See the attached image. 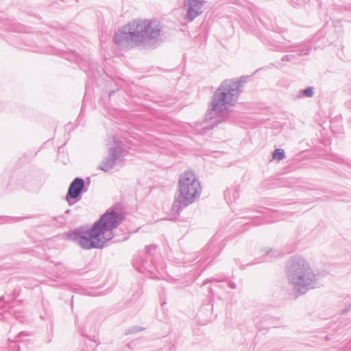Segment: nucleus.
I'll return each mask as SVG.
<instances>
[{
  "instance_id": "obj_1",
  "label": "nucleus",
  "mask_w": 351,
  "mask_h": 351,
  "mask_svg": "<svg viewBox=\"0 0 351 351\" xmlns=\"http://www.w3.org/2000/svg\"><path fill=\"white\" fill-rule=\"evenodd\" d=\"M122 213L109 208L90 228L80 226L66 232V237L85 250L102 249L112 239V230L123 220Z\"/></svg>"
},
{
  "instance_id": "obj_2",
  "label": "nucleus",
  "mask_w": 351,
  "mask_h": 351,
  "mask_svg": "<svg viewBox=\"0 0 351 351\" xmlns=\"http://www.w3.org/2000/svg\"><path fill=\"white\" fill-rule=\"evenodd\" d=\"M162 29L158 21L134 20L116 32L113 41L121 49L143 47L155 49L163 42Z\"/></svg>"
},
{
  "instance_id": "obj_3",
  "label": "nucleus",
  "mask_w": 351,
  "mask_h": 351,
  "mask_svg": "<svg viewBox=\"0 0 351 351\" xmlns=\"http://www.w3.org/2000/svg\"><path fill=\"white\" fill-rule=\"evenodd\" d=\"M286 273L289 283L298 295H304L316 287L315 274L302 257H291L287 263Z\"/></svg>"
},
{
  "instance_id": "obj_4",
  "label": "nucleus",
  "mask_w": 351,
  "mask_h": 351,
  "mask_svg": "<svg viewBox=\"0 0 351 351\" xmlns=\"http://www.w3.org/2000/svg\"><path fill=\"white\" fill-rule=\"evenodd\" d=\"M247 77L243 75L237 80H225L214 92L210 101L212 108L206 114V119H212L213 114H219L234 106L242 91V84Z\"/></svg>"
},
{
  "instance_id": "obj_5",
  "label": "nucleus",
  "mask_w": 351,
  "mask_h": 351,
  "mask_svg": "<svg viewBox=\"0 0 351 351\" xmlns=\"http://www.w3.org/2000/svg\"><path fill=\"white\" fill-rule=\"evenodd\" d=\"M202 192L199 181L191 171H186L180 175L178 180V194L175 197L172 208L177 214L193 204Z\"/></svg>"
},
{
  "instance_id": "obj_6",
  "label": "nucleus",
  "mask_w": 351,
  "mask_h": 351,
  "mask_svg": "<svg viewBox=\"0 0 351 351\" xmlns=\"http://www.w3.org/2000/svg\"><path fill=\"white\" fill-rule=\"evenodd\" d=\"M43 176L38 170L18 171L11 178L5 173L0 178V191L10 193L19 188L36 191L43 184Z\"/></svg>"
},
{
  "instance_id": "obj_7",
  "label": "nucleus",
  "mask_w": 351,
  "mask_h": 351,
  "mask_svg": "<svg viewBox=\"0 0 351 351\" xmlns=\"http://www.w3.org/2000/svg\"><path fill=\"white\" fill-rule=\"evenodd\" d=\"M157 246L150 244L145 247V251L134 260V265L141 273H153L157 269L156 255Z\"/></svg>"
},
{
  "instance_id": "obj_8",
  "label": "nucleus",
  "mask_w": 351,
  "mask_h": 351,
  "mask_svg": "<svg viewBox=\"0 0 351 351\" xmlns=\"http://www.w3.org/2000/svg\"><path fill=\"white\" fill-rule=\"evenodd\" d=\"M60 55L71 62H75L80 69L86 73L88 76L95 77V72L98 68V64L91 61L88 55H80L73 50L66 52L64 49H60Z\"/></svg>"
},
{
  "instance_id": "obj_9",
  "label": "nucleus",
  "mask_w": 351,
  "mask_h": 351,
  "mask_svg": "<svg viewBox=\"0 0 351 351\" xmlns=\"http://www.w3.org/2000/svg\"><path fill=\"white\" fill-rule=\"evenodd\" d=\"M267 45L273 51L281 52H296L298 56H308L312 51V45L309 42L297 43L293 45H287L278 42L267 41Z\"/></svg>"
},
{
  "instance_id": "obj_10",
  "label": "nucleus",
  "mask_w": 351,
  "mask_h": 351,
  "mask_svg": "<svg viewBox=\"0 0 351 351\" xmlns=\"http://www.w3.org/2000/svg\"><path fill=\"white\" fill-rule=\"evenodd\" d=\"M87 180L88 185L80 177L75 178L70 184L66 195V200L70 206L79 202L82 197V193L88 191L90 181L89 178Z\"/></svg>"
},
{
  "instance_id": "obj_11",
  "label": "nucleus",
  "mask_w": 351,
  "mask_h": 351,
  "mask_svg": "<svg viewBox=\"0 0 351 351\" xmlns=\"http://www.w3.org/2000/svg\"><path fill=\"white\" fill-rule=\"evenodd\" d=\"M204 0H184L183 7L186 10L185 19L190 22L193 21L203 13Z\"/></svg>"
},
{
  "instance_id": "obj_12",
  "label": "nucleus",
  "mask_w": 351,
  "mask_h": 351,
  "mask_svg": "<svg viewBox=\"0 0 351 351\" xmlns=\"http://www.w3.org/2000/svg\"><path fill=\"white\" fill-rule=\"evenodd\" d=\"M108 156L117 163L123 161L128 153L123 142L116 137H114L112 142L108 145Z\"/></svg>"
},
{
  "instance_id": "obj_13",
  "label": "nucleus",
  "mask_w": 351,
  "mask_h": 351,
  "mask_svg": "<svg viewBox=\"0 0 351 351\" xmlns=\"http://www.w3.org/2000/svg\"><path fill=\"white\" fill-rule=\"evenodd\" d=\"M282 219V218L279 216V213L277 211L273 210L269 215H267L265 218H255L251 223L254 226H256L267 223H274Z\"/></svg>"
},
{
  "instance_id": "obj_14",
  "label": "nucleus",
  "mask_w": 351,
  "mask_h": 351,
  "mask_svg": "<svg viewBox=\"0 0 351 351\" xmlns=\"http://www.w3.org/2000/svg\"><path fill=\"white\" fill-rule=\"evenodd\" d=\"M280 253L278 250L270 249L263 256H262L258 261H257V259H255L253 262L247 264V265H253L262 262H269L271 261L272 258L280 256Z\"/></svg>"
},
{
  "instance_id": "obj_15",
  "label": "nucleus",
  "mask_w": 351,
  "mask_h": 351,
  "mask_svg": "<svg viewBox=\"0 0 351 351\" xmlns=\"http://www.w3.org/2000/svg\"><path fill=\"white\" fill-rule=\"evenodd\" d=\"M239 186H234L228 188L224 191L225 199L228 203L236 201L239 198Z\"/></svg>"
},
{
  "instance_id": "obj_16",
  "label": "nucleus",
  "mask_w": 351,
  "mask_h": 351,
  "mask_svg": "<svg viewBox=\"0 0 351 351\" xmlns=\"http://www.w3.org/2000/svg\"><path fill=\"white\" fill-rule=\"evenodd\" d=\"M117 164V162H116L112 158L107 156L101 162L98 168L104 172H109L115 167Z\"/></svg>"
},
{
  "instance_id": "obj_17",
  "label": "nucleus",
  "mask_w": 351,
  "mask_h": 351,
  "mask_svg": "<svg viewBox=\"0 0 351 351\" xmlns=\"http://www.w3.org/2000/svg\"><path fill=\"white\" fill-rule=\"evenodd\" d=\"M43 308L44 313H40V317L44 320L49 319L51 317L52 315L50 306H49L48 304H45L44 302H43Z\"/></svg>"
},
{
  "instance_id": "obj_18",
  "label": "nucleus",
  "mask_w": 351,
  "mask_h": 351,
  "mask_svg": "<svg viewBox=\"0 0 351 351\" xmlns=\"http://www.w3.org/2000/svg\"><path fill=\"white\" fill-rule=\"evenodd\" d=\"M314 95V88L313 86L306 87L304 89L300 90L298 97H307L311 98Z\"/></svg>"
},
{
  "instance_id": "obj_19",
  "label": "nucleus",
  "mask_w": 351,
  "mask_h": 351,
  "mask_svg": "<svg viewBox=\"0 0 351 351\" xmlns=\"http://www.w3.org/2000/svg\"><path fill=\"white\" fill-rule=\"evenodd\" d=\"M214 239L213 237L210 243L203 249L202 253L205 254L206 255H208L209 256H215V252H214Z\"/></svg>"
},
{
  "instance_id": "obj_20",
  "label": "nucleus",
  "mask_w": 351,
  "mask_h": 351,
  "mask_svg": "<svg viewBox=\"0 0 351 351\" xmlns=\"http://www.w3.org/2000/svg\"><path fill=\"white\" fill-rule=\"evenodd\" d=\"M272 157L274 159L277 160H281L285 158V153L284 149L278 148L272 152Z\"/></svg>"
},
{
  "instance_id": "obj_21",
  "label": "nucleus",
  "mask_w": 351,
  "mask_h": 351,
  "mask_svg": "<svg viewBox=\"0 0 351 351\" xmlns=\"http://www.w3.org/2000/svg\"><path fill=\"white\" fill-rule=\"evenodd\" d=\"M25 218L26 217H21L0 216V223H10L11 221H19Z\"/></svg>"
},
{
  "instance_id": "obj_22",
  "label": "nucleus",
  "mask_w": 351,
  "mask_h": 351,
  "mask_svg": "<svg viewBox=\"0 0 351 351\" xmlns=\"http://www.w3.org/2000/svg\"><path fill=\"white\" fill-rule=\"evenodd\" d=\"M129 304L132 305V306H134L135 310L136 311H138L142 307V305L140 304V302H137L136 298H135L134 301L131 300Z\"/></svg>"
},
{
  "instance_id": "obj_23",
  "label": "nucleus",
  "mask_w": 351,
  "mask_h": 351,
  "mask_svg": "<svg viewBox=\"0 0 351 351\" xmlns=\"http://www.w3.org/2000/svg\"><path fill=\"white\" fill-rule=\"evenodd\" d=\"M294 58H295V55L287 54V55L283 56L281 58V60L282 62H290V61H292Z\"/></svg>"
},
{
  "instance_id": "obj_24",
  "label": "nucleus",
  "mask_w": 351,
  "mask_h": 351,
  "mask_svg": "<svg viewBox=\"0 0 351 351\" xmlns=\"http://www.w3.org/2000/svg\"><path fill=\"white\" fill-rule=\"evenodd\" d=\"M221 281H223V280L222 279H217V278H208V279H206V280L204 281L203 286L206 285L207 283H209V282H221Z\"/></svg>"
},
{
  "instance_id": "obj_25",
  "label": "nucleus",
  "mask_w": 351,
  "mask_h": 351,
  "mask_svg": "<svg viewBox=\"0 0 351 351\" xmlns=\"http://www.w3.org/2000/svg\"><path fill=\"white\" fill-rule=\"evenodd\" d=\"M336 162L339 163H345L351 168V161H346L344 159L340 157H337L336 158Z\"/></svg>"
},
{
  "instance_id": "obj_26",
  "label": "nucleus",
  "mask_w": 351,
  "mask_h": 351,
  "mask_svg": "<svg viewBox=\"0 0 351 351\" xmlns=\"http://www.w3.org/2000/svg\"><path fill=\"white\" fill-rule=\"evenodd\" d=\"M228 287L230 288V289H235L237 288V285L235 284L234 282L233 281H228Z\"/></svg>"
},
{
  "instance_id": "obj_27",
  "label": "nucleus",
  "mask_w": 351,
  "mask_h": 351,
  "mask_svg": "<svg viewBox=\"0 0 351 351\" xmlns=\"http://www.w3.org/2000/svg\"><path fill=\"white\" fill-rule=\"evenodd\" d=\"M350 309H351V303L349 304V306H348V307H346V308L342 311V313H348Z\"/></svg>"
},
{
  "instance_id": "obj_28",
  "label": "nucleus",
  "mask_w": 351,
  "mask_h": 351,
  "mask_svg": "<svg viewBox=\"0 0 351 351\" xmlns=\"http://www.w3.org/2000/svg\"><path fill=\"white\" fill-rule=\"evenodd\" d=\"M157 317H158V319H159L160 322H166V321H167V318H166V317H165V316H163V317H162V318H160V317H159V314L158 313V314H157Z\"/></svg>"
},
{
  "instance_id": "obj_29",
  "label": "nucleus",
  "mask_w": 351,
  "mask_h": 351,
  "mask_svg": "<svg viewBox=\"0 0 351 351\" xmlns=\"http://www.w3.org/2000/svg\"><path fill=\"white\" fill-rule=\"evenodd\" d=\"M94 316H95V313L90 314L89 316L88 317V320L87 321L88 322H90L92 317H94Z\"/></svg>"
},
{
  "instance_id": "obj_30",
  "label": "nucleus",
  "mask_w": 351,
  "mask_h": 351,
  "mask_svg": "<svg viewBox=\"0 0 351 351\" xmlns=\"http://www.w3.org/2000/svg\"><path fill=\"white\" fill-rule=\"evenodd\" d=\"M55 50V49L53 47H50L48 50H47V53H56V51H53Z\"/></svg>"
},
{
  "instance_id": "obj_31",
  "label": "nucleus",
  "mask_w": 351,
  "mask_h": 351,
  "mask_svg": "<svg viewBox=\"0 0 351 351\" xmlns=\"http://www.w3.org/2000/svg\"><path fill=\"white\" fill-rule=\"evenodd\" d=\"M115 90H110L109 92V97H111V96L115 93Z\"/></svg>"
},
{
  "instance_id": "obj_32",
  "label": "nucleus",
  "mask_w": 351,
  "mask_h": 351,
  "mask_svg": "<svg viewBox=\"0 0 351 351\" xmlns=\"http://www.w3.org/2000/svg\"><path fill=\"white\" fill-rule=\"evenodd\" d=\"M278 327H279L278 326H276V325H275V326H270V327H267V328H265V329H269V328H278Z\"/></svg>"
},
{
  "instance_id": "obj_33",
  "label": "nucleus",
  "mask_w": 351,
  "mask_h": 351,
  "mask_svg": "<svg viewBox=\"0 0 351 351\" xmlns=\"http://www.w3.org/2000/svg\"><path fill=\"white\" fill-rule=\"evenodd\" d=\"M24 335H25V334L24 333V332H21L19 333V337H22V336H24Z\"/></svg>"
},
{
  "instance_id": "obj_34",
  "label": "nucleus",
  "mask_w": 351,
  "mask_h": 351,
  "mask_svg": "<svg viewBox=\"0 0 351 351\" xmlns=\"http://www.w3.org/2000/svg\"><path fill=\"white\" fill-rule=\"evenodd\" d=\"M3 308H4V307L0 308V315L1 313H3Z\"/></svg>"
},
{
  "instance_id": "obj_35",
  "label": "nucleus",
  "mask_w": 351,
  "mask_h": 351,
  "mask_svg": "<svg viewBox=\"0 0 351 351\" xmlns=\"http://www.w3.org/2000/svg\"><path fill=\"white\" fill-rule=\"evenodd\" d=\"M298 3H300V2H305V0H295Z\"/></svg>"
},
{
  "instance_id": "obj_36",
  "label": "nucleus",
  "mask_w": 351,
  "mask_h": 351,
  "mask_svg": "<svg viewBox=\"0 0 351 351\" xmlns=\"http://www.w3.org/2000/svg\"><path fill=\"white\" fill-rule=\"evenodd\" d=\"M134 329H141V330H143V329H145V328H143V327H135Z\"/></svg>"
},
{
  "instance_id": "obj_37",
  "label": "nucleus",
  "mask_w": 351,
  "mask_h": 351,
  "mask_svg": "<svg viewBox=\"0 0 351 351\" xmlns=\"http://www.w3.org/2000/svg\"><path fill=\"white\" fill-rule=\"evenodd\" d=\"M33 51L36 52L42 51L40 49H34Z\"/></svg>"
},
{
  "instance_id": "obj_38",
  "label": "nucleus",
  "mask_w": 351,
  "mask_h": 351,
  "mask_svg": "<svg viewBox=\"0 0 351 351\" xmlns=\"http://www.w3.org/2000/svg\"><path fill=\"white\" fill-rule=\"evenodd\" d=\"M166 304V302L165 301H162V303H161V306H163L164 304Z\"/></svg>"
},
{
  "instance_id": "obj_39",
  "label": "nucleus",
  "mask_w": 351,
  "mask_h": 351,
  "mask_svg": "<svg viewBox=\"0 0 351 351\" xmlns=\"http://www.w3.org/2000/svg\"><path fill=\"white\" fill-rule=\"evenodd\" d=\"M162 295H163L165 294V289L163 287L162 288Z\"/></svg>"
},
{
  "instance_id": "obj_40",
  "label": "nucleus",
  "mask_w": 351,
  "mask_h": 351,
  "mask_svg": "<svg viewBox=\"0 0 351 351\" xmlns=\"http://www.w3.org/2000/svg\"><path fill=\"white\" fill-rule=\"evenodd\" d=\"M319 34H317V35H315V37L314 38V39H317V36H318V37H319Z\"/></svg>"
},
{
  "instance_id": "obj_41",
  "label": "nucleus",
  "mask_w": 351,
  "mask_h": 351,
  "mask_svg": "<svg viewBox=\"0 0 351 351\" xmlns=\"http://www.w3.org/2000/svg\"><path fill=\"white\" fill-rule=\"evenodd\" d=\"M26 45H27V46H29V47H32L33 46L32 43H28V44H26Z\"/></svg>"
},
{
  "instance_id": "obj_42",
  "label": "nucleus",
  "mask_w": 351,
  "mask_h": 351,
  "mask_svg": "<svg viewBox=\"0 0 351 351\" xmlns=\"http://www.w3.org/2000/svg\"><path fill=\"white\" fill-rule=\"evenodd\" d=\"M69 213H70V210H66L65 211V213H66V214H69Z\"/></svg>"
},
{
  "instance_id": "obj_43",
  "label": "nucleus",
  "mask_w": 351,
  "mask_h": 351,
  "mask_svg": "<svg viewBox=\"0 0 351 351\" xmlns=\"http://www.w3.org/2000/svg\"><path fill=\"white\" fill-rule=\"evenodd\" d=\"M209 291H210V293H212V291H213L212 288H210V287L209 288Z\"/></svg>"
},
{
  "instance_id": "obj_44",
  "label": "nucleus",
  "mask_w": 351,
  "mask_h": 351,
  "mask_svg": "<svg viewBox=\"0 0 351 351\" xmlns=\"http://www.w3.org/2000/svg\"><path fill=\"white\" fill-rule=\"evenodd\" d=\"M234 261L236 262V263L238 265L239 263L237 262V259H234Z\"/></svg>"
},
{
  "instance_id": "obj_45",
  "label": "nucleus",
  "mask_w": 351,
  "mask_h": 351,
  "mask_svg": "<svg viewBox=\"0 0 351 351\" xmlns=\"http://www.w3.org/2000/svg\"><path fill=\"white\" fill-rule=\"evenodd\" d=\"M265 27H266V29H269V27L268 26H266L265 24H263Z\"/></svg>"
},
{
  "instance_id": "obj_46",
  "label": "nucleus",
  "mask_w": 351,
  "mask_h": 351,
  "mask_svg": "<svg viewBox=\"0 0 351 351\" xmlns=\"http://www.w3.org/2000/svg\"><path fill=\"white\" fill-rule=\"evenodd\" d=\"M3 106V104L2 102H0V106Z\"/></svg>"
},
{
  "instance_id": "obj_47",
  "label": "nucleus",
  "mask_w": 351,
  "mask_h": 351,
  "mask_svg": "<svg viewBox=\"0 0 351 351\" xmlns=\"http://www.w3.org/2000/svg\"><path fill=\"white\" fill-rule=\"evenodd\" d=\"M60 265V263H56V266Z\"/></svg>"
}]
</instances>
